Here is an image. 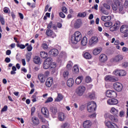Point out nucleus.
Returning a JSON list of instances; mask_svg holds the SVG:
<instances>
[{
	"mask_svg": "<svg viewBox=\"0 0 128 128\" xmlns=\"http://www.w3.org/2000/svg\"><path fill=\"white\" fill-rule=\"evenodd\" d=\"M82 39V34L80 31H76L71 36V42L72 44H76Z\"/></svg>",
	"mask_w": 128,
	"mask_h": 128,
	"instance_id": "1",
	"label": "nucleus"
},
{
	"mask_svg": "<svg viewBox=\"0 0 128 128\" xmlns=\"http://www.w3.org/2000/svg\"><path fill=\"white\" fill-rule=\"evenodd\" d=\"M96 110V104L94 102H90L88 103L87 106L88 112L90 113H92Z\"/></svg>",
	"mask_w": 128,
	"mask_h": 128,
	"instance_id": "2",
	"label": "nucleus"
},
{
	"mask_svg": "<svg viewBox=\"0 0 128 128\" xmlns=\"http://www.w3.org/2000/svg\"><path fill=\"white\" fill-rule=\"evenodd\" d=\"M106 96L108 98H116L117 93L114 90H108L106 92Z\"/></svg>",
	"mask_w": 128,
	"mask_h": 128,
	"instance_id": "3",
	"label": "nucleus"
},
{
	"mask_svg": "<svg viewBox=\"0 0 128 128\" xmlns=\"http://www.w3.org/2000/svg\"><path fill=\"white\" fill-rule=\"evenodd\" d=\"M120 32L124 34V38L128 37V26L126 24H124L120 27Z\"/></svg>",
	"mask_w": 128,
	"mask_h": 128,
	"instance_id": "4",
	"label": "nucleus"
},
{
	"mask_svg": "<svg viewBox=\"0 0 128 128\" xmlns=\"http://www.w3.org/2000/svg\"><path fill=\"white\" fill-rule=\"evenodd\" d=\"M124 58V57L122 55L118 54L115 56V57H113V58H112L110 60V62H112L114 63H118L120 62Z\"/></svg>",
	"mask_w": 128,
	"mask_h": 128,
	"instance_id": "5",
	"label": "nucleus"
},
{
	"mask_svg": "<svg viewBox=\"0 0 128 128\" xmlns=\"http://www.w3.org/2000/svg\"><path fill=\"white\" fill-rule=\"evenodd\" d=\"M98 38L97 36H92L89 40V46H94L98 42Z\"/></svg>",
	"mask_w": 128,
	"mask_h": 128,
	"instance_id": "6",
	"label": "nucleus"
},
{
	"mask_svg": "<svg viewBox=\"0 0 128 128\" xmlns=\"http://www.w3.org/2000/svg\"><path fill=\"white\" fill-rule=\"evenodd\" d=\"M114 88L117 92H121L123 88L122 84L120 82H115L113 85Z\"/></svg>",
	"mask_w": 128,
	"mask_h": 128,
	"instance_id": "7",
	"label": "nucleus"
},
{
	"mask_svg": "<svg viewBox=\"0 0 128 128\" xmlns=\"http://www.w3.org/2000/svg\"><path fill=\"white\" fill-rule=\"evenodd\" d=\"M104 80L106 82H116L118 80V78H115L114 76L108 75L104 78Z\"/></svg>",
	"mask_w": 128,
	"mask_h": 128,
	"instance_id": "8",
	"label": "nucleus"
},
{
	"mask_svg": "<svg viewBox=\"0 0 128 128\" xmlns=\"http://www.w3.org/2000/svg\"><path fill=\"white\" fill-rule=\"evenodd\" d=\"M84 91H86V87L84 86H80L78 88L76 92L79 96H82L84 93Z\"/></svg>",
	"mask_w": 128,
	"mask_h": 128,
	"instance_id": "9",
	"label": "nucleus"
},
{
	"mask_svg": "<svg viewBox=\"0 0 128 128\" xmlns=\"http://www.w3.org/2000/svg\"><path fill=\"white\" fill-rule=\"evenodd\" d=\"M46 34L52 38H54L56 36V34L50 29H47L46 30Z\"/></svg>",
	"mask_w": 128,
	"mask_h": 128,
	"instance_id": "10",
	"label": "nucleus"
},
{
	"mask_svg": "<svg viewBox=\"0 0 128 128\" xmlns=\"http://www.w3.org/2000/svg\"><path fill=\"white\" fill-rule=\"evenodd\" d=\"M50 112L52 117L54 118L58 113V108L56 106H52L50 109Z\"/></svg>",
	"mask_w": 128,
	"mask_h": 128,
	"instance_id": "11",
	"label": "nucleus"
},
{
	"mask_svg": "<svg viewBox=\"0 0 128 128\" xmlns=\"http://www.w3.org/2000/svg\"><path fill=\"white\" fill-rule=\"evenodd\" d=\"M92 122L90 120H86L84 122L82 126L84 128H90Z\"/></svg>",
	"mask_w": 128,
	"mask_h": 128,
	"instance_id": "12",
	"label": "nucleus"
},
{
	"mask_svg": "<svg viewBox=\"0 0 128 128\" xmlns=\"http://www.w3.org/2000/svg\"><path fill=\"white\" fill-rule=\"evenodd\" d=\"M113 125L110 121L105 122V124L108 128H118V126L113 122Z\"/></svg>",
	"mask_w": 128,
	"mask_h": 128,
	"instance_id": "13",
	"label": "nucleus"
},
{
	"mask_svg": "<svg viewBox=\"0 0 128 128\" xmlns=\"http://www.w3.org/2000/svg\"><path fill=\"white\" fill-rule=\"evenodd\" d=\"M58 50L56 48H52L49 51V54L54 56H58Z\"/></svg>",
	"mask_w": 128,
	"mask_h": 128,
	"instance_id": "14",
	"label": "nucleus"
},
{
	"mask_svg": "<svg viewBox=\"0 0 128 128\" xmlns=\"http://www.w3.org/2000/svg\"><path fill=\"white\" fill-rule=\"evenodd\" d=\"M41 112H42V114L44 115V117L46 118H48L49 112L46 108V107L42 108V109H41Z\"/></svg>",
	"mask_w": 128,
	"mask_h": 128,
	"instance_id": "15",
	"label": "nucleus"
},
{
	"mask_svg": "<svg viewBox=\"0 0 128 128\" xmlns=\"http://www.w3.org/2000/svg\"><path fill=\"white\" fill-rule=\"evenodd\" d=\"M82 24V20L80 19H78L76 20L75 23L74 24V28L76 29L79 28H80Z\"/></svg>",
	"mask_w": 128,
	"mask_h": 128,
	"instance_id": "16",
	"label": "nucleus"
},
{
	"mask_svg": "<svg viewBox=\"0 0 128 128\" xmlns=\"http://www.w3.org/2000/svg\"><path fill=\"white\" fill-rule=\"evenodd\" d=\"M99 60L101 63H104L108 60V57L106 54H101L99 57Z\"/></svg>",
	"mask_w": 128,
	"mask_h": 128,
	"instance_id": "17",
	"label": "nucleus"
},
{
	"mask_svg": "<svg viewBox=\"0 0 128 128\" xmlns=\"http://www.w3.org/2000/svg\"><path fill=\"white\" fill-rule=\"evenodd\" d=\"M107 104L109 105H116L118 104V100L115 98L110 99L107 100Z\"/></svg>",
	"mask_w": 128,
	"mask_h": 128,
	"instance_id": "18",
	"label": "nucleus"
},
{
	"mask_svg": "<svg viewBox=\"0 0 128 128\" xmlns=\"http://www.w3.org/2000/svg\"><path fill=\"white\" fill-rule=\"evenodd\" d=\"M58 120L60 122H63L65 120V114L64 112H60L58 114Z\"/></svg>",
	"mask_w": 128,
	"mask_h": 128,
	"instance_id": "19",
	"label": "nucleus"
},
{
	"mask_svg": "<svg viewBox=\"0 0 128 128\" xmlns=\"http://www.w3.org/2000/svg\"><path fill=\"white\" fill-rule=\"evenodd\" d=\"M32 123L36 126H38L40 123L38 118L36 116L32 117Z\"/></svg>",
	"mask_w": 128,
	"mask_h": 128,
	"instance_id": "20",
	"label": "nucleus"
},
{
	"mask_svg": "<svg viewBox=\"0 0 128 128\" xmlns=\"http://www.w3.org/2000/svg\"><path fill=\"white\" fill-rule=\"evenodd\" d=\"M53 80L52 78H48L46 80V82L45 84H46V86L50 88L52 84Z\"/></svg>",
	"mask_w": 128,
	"mask_h": 128,
	"instance_id": "21",
	"label": "nucleus"
},
{
	"mask_svg": "<svg viewBox=\"0 0 128 128\" xmlns=\"http://www.w3.org/2000/svg\"><path fill=\"white\" fill-rule=\"evenodd\" d=\"M101 20L102 21L104 22H108L110 21V20H112V17L111 16H102L101 17Z\"/></svg>",
	"mask_w": 128,
	"mask_h": 128,
	"instance_id": "22",
	"label": "nucleus"
},
{
	"mask_svg": "<svg viewBox=\"0 0 128 128\" xmlns=\"http://www.w3.org/2000/svg\"><path fill=\"white\" fill-rule=\"evenodd\" d=\"M74 83V80L73 78H69L66 82L67 86L68 87H72Z\"/></svg>",
	"mask_w": 128,
	"mask_h": 128,
	"instance_id": "23",
	"label": "nucleus"
},
{
	"mask_svg": "<svg viewBox=\"0 0 128 128\" xmlns=\"http://www.w3.org/2000/svg\"><path fill=\"white\" fill-rule=\"evenodd\" d=\"M38 78L40 80L41 83H44L46 81V76L43 74H40L38 75Z\"/></svg>",
	"mask_w": 128,
	"mask_h": 128,
	"instance_id": "24",
	"label": "nucleus"
},
{
	"mask_svg": "<svg viewBox=\"0 0 128 128\" xmlns=\"http://www.w3.org/2000/svg\"><path fill=\"white\" fill-rule=\"evenodd\" d=\"M118 9L120 12V14H125L124 6L122 4H120L118 6Z\"/></svg>",
	"mask_w": 128,
	"mask_h": 128,
	"instance_id": "25",
	"label": "nucleus"
},
{
	"mask_svg": "<svg viewBox=\"0 0 128 128\" xmlns=\"http://www.w3.org/2000/svg\"><path fill=\"white\" fill-rule=\"evenodd\" d=\"M64 98L63 96L61 94H58V96L54 98V102H61Z\"/></svg>",
	"mask_w": 128,
	"mask_h": 128,
	"instance_id": "26",
	"label": "nucleus"
},
{
	"mask_svg": "<svg viewBox=\"0 0 128 128\" xmlns=\"http://www.w3.org/2000/svg\"><path fill=\"white\" fill-rule=\"evenodd\" d=\"M102 52V48H94L93 50L92 54L94 56H97Z\"/></svg>",
	"mask_w": 128,
	"mask_h": 128,
	"instance_id": "27",
	"label": "nucleus"
},
{
	"mask_svg": "<svg viewBox=\"0 0 128 128\" xmlns=\"http://www.w3.org/2000/svg\"><path fill=\"white\" fill-rule=\"evenodd\" d=\"M82 80H84V76H79L76 80V81H75L76 84H80L82 83Z\"/></svg>",
	"mask_w": 128,
	"mask_h": 128,
	"instance_id": "28",
	"label": "nucleus"
},
{
	"mask_svg": "<svg viewBox=\"0 0 128 128\" xmlns=\"http://www.w3.org/2000/svg\"><path fill=\"white\" fill-rule=\"evenodd\" d=\"M88 44V38L84 36L81 40V44L82 46H86Z\"/></svg>",
	"mask_w": 128,
	"mask_h": 128,
	"instance_id": "29",
	"label": "nucleus"
},
{
	"mask_svg": "<svg viewBox=\"0 0 128 128\" xmlns=\"http://www.w3.org/2000/svg\"><path fill=\"white\" fill-rule=\"evenodd\" d=\"M110 112L114 116H118V110L114 107L112 108Z\"/></svg>",
	"mask_w": 128,
	"mask_h": 128,
	"instance_id": "30",
	"label": "nucleus"
},
{
	"mask_svg": "<svg viewBox=\"0 0 128 128\" xmlns=\"http://www.w3.org/2000/svg\"><path fill=\"white\" fill-rule=\"evenodd\" d=\"M33 60L34 62L36 64H39L40 62V57H39V56H34V57L33 58Z\"/></svg>",
	"mask_w": 128,
	"mask_h": 128,
	"instance_id": "31",
	"label": "nucleus"
},
{
	"mask_svg": "<svg viewBox=\"0 0 128 128\" xmlns=\"http://www.w3.org/2000/svg\"><path fill=\"white\" fill-rule=\"evenodd\" d=\"M40 56L42 58H46L48 56V53L44 51H42L40 53Z\"/></svg>",
	"mask_w": 128,
	"mask_h": 128,
	"instance_id": "32",
	"label": "nucleus"
},
{
	"mask_svg": "<svg viewBox=\"0 0 128 128\" xmlns=\"http://www.w3.org/2000/svg\"><path fill=\"white\" fill-rule=\"evenodd\" d=\"M28 46V43H26L25 45L23 44H16L17 48H20V49H22V50L24 49L25 48L26 46Z\"/></svg>",
	"mask_w": 128,
	"mask_h": 128,
	"instance_id": "33",
	"label": "nucleus"
},
{
	"mask_svg": "<svg viewBox=\"0 0 128 128\" xmlns=\"http://www.w3.org/2000/svg\"><path fill=\"white\" fill-rule=\"evenodd\" d=\"M32 53V52H28V53L26 54V58L27 62H29L31 58Z\"/></svg>",
	"mask_w": 128,
	"mask_h": 128,
	"instance_id": "34",
	"label": "nucleus"
},
{
	"mask_svg": "<svg viewBox=\"0 0 128 128\" xmlns=\"http://www.w3.org/2000/svg\"><path fill=\"white\" fill-rule=\"evenodd\" d=\"M72 71L74 73L76 74H78L80 72L78 66L77 65H75L72 68Z\"/></svg>",
	"mask_w": 128,
	"mask_h": 128,
	"instance_id": "35",
	"label": "nucleus"
},
{
	"mask_svg": "<svg viewBox=\"0 0 128 128\" xmlns=\"http://www.w3.org/2000/svg\"><path fill=\"white\" fill-rule=\"evenodd\" d=\"M84 57L86 60H90L92 58V55L88 52H86L84 54Z\"/></svg>",
	"mask_w": 128,
	"mask_h": 128,
	"instance_id": "36",
	"label": "nucleus"
},
{
	"mask_svg": "<svg viewBox=\"0 0 128 128\" xmlns=\"http://www.w3.org/2000/svg\"><path fill=\"white\" fill-rule=\"evenodd\" d=\"M109 119L114 122H118V118H116L113 115H110L109 116Z\"/></svg>",
	"mask_w": 128,
	"mask_h": 128,
	"instance_id": "37",
	"label": "nucleus"
},
{
	"mask_svg": "<svg viewBox=\"0 0 128 128\" xmlns=\"http://www.w3.org/2000/svg\"><path fill=\"white\" fill-rule=\"evenodd\" d=\"M77 16L78 18H86V12H79L78 13Z\"/></svg>",
	"mask_w": 128,
	"mask_h": 128,
	"instance_id": "38",
	"label": "nucleus"
},
{
	"mask_svg": "<svg viewBox=\"0 0 128 128\" xmlns=\"http://www.w3.org/2000/svg\"><path fill=\"white\" fill-rule=\"evenodd\" d=\"M44 62L50 65V64H52V59L51 57H48V58H47V59H45V60L44 61Z\"/></svg>",
	"mask_w": 128,
	"mask_h": 128,
	"instance_id": "39",
	"label": "nucleus"
},
{
	"mask_svg": "<svg viewBox=\"0 0 128 128\" xmlns=\"http://www.w3.org/2000/svg\"><path fill=\"white\" fill-rule=\"evenodd\" d=\"M88 98L92 100H94L96 98V95L94 92H90L88 94Z\"/></svg>",
	"mask_w": 128,
	"mask_h": 128,
	"instance_id": "40",
	"label": "nucleus"
},
{
	"mask_svg": "<svg viewBox=\"0 0 128 128\" xmlns=\"http://www.w3.org/2000/svg\"><path fill=\"white\" fill-rule=\"evenodd\" d=\"M114 26L118 30L120 26V21H116Z\"/></svg>",
	"mask_w": 128,
	"mask_h": 128,
	"instance_id": "41",
	"label": "nucleus"
},
{
	"mask_svg": "<svg viewBox=\"0 0 128 128\" xmlns=\"http://www.w3.org/2000/svg\"><path fill=\"white\" fill-rule=\"evenodd\" d=\"M70 75L69 72L68 70H64L63 73V76L64 78H68V76Z\"/></svg>",
	"mask_w": 128,
	"mask_h": 128,
	"instance_id": "42",
	"label": "nucleus"
},
{
	"mask_svg": "<svg viewBox=\"0 0 128 128\" xmlns=\"http://www.w3.org/2000/svg\"><path fill=\"white\" fill-rule=\"evenodd\" d=\"M50 64L44 62V63L43 64V68H44V69L47 70L50 68Z\"/></svg>",
	"mask_w": 128,
	"mask_h": 128,
	"instance_id": "43",
	"label": "nucleus"
},
{
	"mask_svg": "<svg viewBox=\"0 0 128 128\" xmlns=\"http://www.w3.org/2000/svg\"><path fill=\"white\" fill-rule=\"evenodd\" d=\"M100 10L101 12H102V14H108L107 11L103 6L100 7Z\"/></svg>",
	"mask_w": 128,
	"mask_h": 128,
	"instance_id": "44",
	"label": "nucleus"
},
{
	"mask_svg": "<svg viewBox=\"0 0 128 128\" xmlns=\"http://www.w3.org/2000/svg\"><path fill=\"white\" fill-rule=\"evenodd\" d=\"M0 22L2 25H4V16L2 14H0Z\"/></svg>",
	"mask_w": 128,
	"mask_h": 128,
	"instance_id": "45",
	"label": "nucleus"
},
{
	"mask_svg": "<svg viewBox=\"0 0 128 128\" xmlns=\"http://www.w3.org/2000/svg\"><path fill=\"white\" fill-rule=\"evenodd\" d=\"M16 68L14 66H12V70L10 72V74L12 75L16 74Z\"/></svg>",
	"mask_w": 128,
	"mask_h": 128,
	"instance_id": "46",
	"label": "nucleus"
},
{
	"mask_svg": "<svg viewBox=\"0 0 128 128\" xmlns=\"http://www.w3.org/2000/svg\"><path fill=\"white\" fill-rule=\"evenodd\" d=\"M112 25V24L111 22H108L104 23V26L106 28H109Z\"/></svg>",
	"mask_w": 128,
	"mask_h": 128,
	"instance_id": "47",
	"label": "nucleus"
},
{
	"mask_svg": "<svg viewBox=\"0 0 128 128\" xmlns=\"http://www.w3.org/2000/svg\"><path fill=\"white\" fill-rule=\"evenodd\" d=\"M52 26H53L52 22L50 21L49 24L47 26V28H48V30H50L52 27Z\"/></svg>",
	"mask_w": 128,
	"mask_h": 128,
	"instance_id": "48",
	"label": "nucleus"
},
{
	"mask_svg": "<svg viewBox=\"0 0 128 128\" xmlns=\"http://www.w3.org/2000/svg\"><path fill=\"white\" fill-rule=\"evenodd\" d=\"M26 49L28 52H31L32 50V44H29L27 46Z\"/></svg>",
	"mask_w": 128,
	"mask_h": 128,
	"instance_id": "49",
	"label": "nucleus"
},
{
	"mask_svg": "<svg viewBox=\"0 0 128 128\" xmlns=\"http://www.w3.org/2000/svg\"><path fill=\"white\" fill-rule=\"evenodd\" d=\"M61 10L62 12H64V14H67L68 9L66 6H62Z\"/></svg>",
	"mask_w": 128,
	"mask_h": 128,
	"instance_id": "50",
	"label": "nucleus"
},
{
	"mask_svg": "<svg viewBox=\"0 0 128 128\" xmlns=\"http://www.w3.org/2000/svg\"><path fill=\"white\" fill-rule=\"evenodd\" d=\"M92 81L91 78L90 76H86L85 78V82L86 83H90Z\"/></svg>",
	"mask_w": 128,
	"mask_h": 128,
	"instance_id": "51",
	"label": "nucleus"
},
{
	"mask_svg": "<svg viewBox=\"0 0 128 128\" xmlns=\"http://www.w3.org/2000/svg\"><path fill=\"white\" fill-rule=\"evenodd\" d=\"M53 101V98L51 97L48 98H47V100L45 101V104H48L50 102H52Z\"/></svg>",
	"mask_w": 128,
	"mask_h": 128,
	"instance_id": "52",
	"label": "nucleus"
},
{
	"mask_svg": "<svg viewBox=\"0 0 128 128\" xmlns=\"http://www.w3.org/2000/svg\"><path fill=\"white\" fill-rule=\"evenodd\" d=\"M58 14L59 16H60V18H65L66 15L63 12H59Z\"/></svg>",
	"mask_w": 128,
	"mask_h": 128,
	"instance_id": "53",
	"label": "nucleus"
},
{
	"mask_svg": "<svg viewBox=\"0 0 128 128\" xmlns=\"http://www.w3.org/2000/svg\"><path fill=\"white\" fill-rule=\"evenodd\" d=\"M8 111V106H4V107L1 110V114L2 112H6Z\"/></svg>",
	"mask_w": 128,
	"mask_h": 128,
	"instance_id": "54",
	"label": "nucleus"
},
{
	"mask_svg": "<svg viewBox=\"0 0 128 128\" xmlns=\"http://www.w3.org/2000/svg\"><path fill=\"white\" fill-rule=\"evenodd\" d=\"M126 74V72L123 70H120V76H125Z\"/></svg>",
	"mask_w": 128,
	"mask_h": 128,
	"instance_id": "55",
	"label": "nucleus"
},
{
	"mask_svg": "<svg viewBox=\"0 0 128 128\" xmlns=\"http://www.w3.org/2000/svg\"><path fill=\"white\" fill-rule=\"evenodd\" d=\"M112 8L113 10L116 11L118 8V5L116 4H112Z\"/></svg>",
	"mask_w": 128,
	"mask_h": 128,
	"instance_id": "56",
	"label": "nucleus"
},
{
	"mask_svg": "<svg viewBox=\"0 0 128 128\" xmlns=\"http://www.w3.org/2000/svg\"><path fill=\"white\" fill-rule=\"evenodd\" d=\"M104 6L107 10L110 9V6L108 4H103Z\"/></svg>",
	"mask_w": 128,
	"mask_h": 128,
	"instance_id": "57",
	"label": "nucleus"
},
{
	"mask_svg": "<svg viewBox=\"0 0 128 128\" xmlns=\"http://www.w3.org/2000/svg\"><path fill=\"white\" fill-rule=\"evenodd\" d=\"M56 66V65L55 63L54 62H52V64H50V68H54Z\"/></svg>",
	"mask_w": 128,
	"mask_h": 128,
	"instance_id": "58",
	"label": "nucleus"
},
{
	"mask_svg": "<svg viewBox=\"0 0 128 128\" xmlns=\"http://www.w3.org/2000/svg\"><path fill=\"white\" fill-rule=\"evenodd\" d=\"M42 48L44 50H47L48 48V44L46 43H44L42 44Z\"/></svg>",
	"mask_w": 128,
	"mask_h": 128,
	"instance_id": "59",
	"label": "nucleus"
},
{
	"mask_svg": "<svg viewBox=\"0 0 128 128\" xmlns=\"http://www.w3.org/2000/svg\"><path fill=\"white\" fill-rule=\"evenodd\" d=\"M110 30L111 32H114V31H116V30H118V29L114 27V26H112V27L110 28Z\"/></svg>",
	"mask_w": 128,
	"mask_h": 128,
	"instance_id": "60",
	"label": "nucleus"
},
{
	"mask_svg": "<svg viewBox=\"0 0 128 128\" xmlns=\"http://www.w3.org/2000/svg\"><path fill=\"white\" fill-rule=\"evenodd\" d=\"M68 126V124L67 122H64L61 126V128H66Z\"/></svg>",
	"mask_w": 128,
	"mask_h": 128,
	"instance_id": "61",
	"label": "nucleus"
},
{
	"mask_svg": "<svg viewBox=\"0 0 128 128\" xmlns=\"http://www.w3.org/2000/svg\"><path fill=\"white\" fill-rule=\"evenodd\" d=\"M120 70H116V72H114V74L116 76H120Z\"/></svg>",
	"mask_w": 128,
	"mask_h": 128,
	"instance_id": "62",
	"label": "nucleus"
},
{
	"mask_svg": "<svg viewBox=\"0 0 128 128\" xmlns=\"http://www.w3.org/2000/svg\"><path fill=\"white\" fill-rule=\"evenodd\" d=\"M114 4H116V5L118 4V6L120 4H121L119 0H114Z\"/></svg>",
	"mask_w": 128,
	"mask_h": 128,
	"instance_id": "63",
	"label": "nucleus"
},
{
	"mask_svg": "<svg viewBox=\"0 0 128 128\" xmlns=\"http://www.w3.org/2000/svg\"><path fill=\"white\" fill-rule=\"evenodd\" d=\"M124 7L125 8H128V0H125V2H124Z\"/></svg>",
	"mask_w": 128,
	"mask_h": 128,
	"instance_id": "64",
	"label": "nucleus"
}]
</instances>
